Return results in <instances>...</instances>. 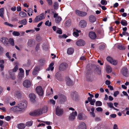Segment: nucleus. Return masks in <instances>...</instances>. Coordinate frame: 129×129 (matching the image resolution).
<instances>
[{"label": "nucleus", "mask_w": 129, "mask_h": 129, "mask_svg": "<svg viewBox=\"0 0 129 129\" xmlns=\"http://www.w3.org/2000/svg\"><path fill=\"white\" fill-rule=\"evenodd\" d=\"M33 121H32L27 122L26 123V125L28 126H30L32 125Z\"/></svg>", "instance_id": "nucleus-44"}, {"label": "nucleus", "mask_w": 129, "mask_h": 129, "mask_svg": "<svg viewBox=\"0 0 129 129\" xmlns=\"http://www.w3.org/2000/svg\"><path fill=\"white\" fill-rule=\"evenodd\" d=\"M121 72L122 74L124 76L127 77L129 76V71L127 68L124 67L121 69Z\"/></svg>", "instance_id": "nucleus-5"}, {"label": "nucleus", "mask_w": 129, "mask_h": 129, "mask_svg": "<svg viewBox=\"0 0 129 129\" xmlns=\"http://www.w3.org/2000/svg\"><path fill=\"white\" fill-rule=\"evenodd\" d=\"M71 20L70 19H69V20L67 21H66V22L65 24V25L66 27H69L71 25Z\"/></svg>", "instance_id": "nucleus-32"}, {"label": "nucleus", "mask_w": 129, "mask_h": 129, "mask_svg": "<svg viewBox=\"0 0 129 129\" xmlns=\"http://www.w3.org/2000/svg\"><path fill=\"white\" fill-rule=\"evenodd\" d=\"M33 39H30L28 40V42L27 44L28 45L30 46L31 47L33 45Z\"/></svg>", "instance_id": "nucleus-35"}, {"label": "nucleus", "mask_w": 129, "mask_h": 129, "mask_svg": "<svg viewBox=\"0 0 129 129\" xmlns=\"http://www.w3.org/2000/svg\"><path fill=\"white\" fill-rule=\"evenodd\" d=\"M110 116L111 118H115L116 117V115L115 114H112L110 115Z\"/></svg>", "instance_id": "nucleus-63"}, {"label": "nucleus", "mask_w": 129, "mask_h": 129, "mask_svg": "<svg viewBox=\"0 0 129 129\" xmlns=\"http://www.w3.org/2000/svg\"><path fill=\"white\" fill-rule=\"evenodd\" d=\"M95 106H101L102 105V103L100 101H96L95 102Z\"/></svg>", "instance_id": "nucleus-43"}, {"label": "nucleus", "mask_w": 129, "mask_h": 129, "mask_svg": "<svg viewBox=\"0 0 129 129\" xmlns=\"http://www.w3.org/2000/svg\"><path fill=\"white\" fill-rule=\"evenodd\" d=\"M78 129H86V126L84 122H82L78 127Z\"/></svg>", "instance_id": "nucleus-22"}, {"label": "nucleus", "mask_w": 129, "mask_h": 129, "mask_svg": "<svg viewBox=\"0 0 129 129\" xmlns=\"http://www.w3.org/2000/svg\"><path fill=\"white\" fill-rule=\"evenodd\" d=\"M96 110L98 112H101L103 111L102 109L100 107H98L96 108Z\"/></svg>", "instance_id": "nucleus-58"}, {"label": "nucleus", "mask_w": 129, "mask_h": 129, "mask_svg": "<svg viewBox=\"0 0 129 129\" xmlns=\"http://www.w3.org/2000/svg\"><path fill=\"white\" fill-rule=\"evenodd\" d=\"M86 76L87 80L89 81L92 82L93 80V78L92 75L90 73H87L86 74Z\"/></svg>", "instance_id": "nucleus-14"}, {"label": "nucleus", "mask_w": 129, "mask_h": 129, "mask_svg": "<svg viewBox=\"0 0 129 129\" xmlns=\"http://www.w3.org/2000/svg\"><path fill=\"white\" fill-rule=\"evenodd\" d=\"M29 96L30 98V101L33 103H34L36 101L35 98L36 96L34 93H31L29 94Z\"/></svg>", "instance_id": "nucleus-19"}, {"label": "nucleus", "mask_w": 129, "mask_h": 129, "mask_svg": "<svg viewBox=\"0 0 129 129\" xmlns=\"http://www.w3.org/2000/svg\"><path fill=\"white\" fill-rule=\"evenodd\" d=\"M98 5L100 7L102 8L103 10H105L107 9V8L104 6H102L100 4H98Z\"/></svg>", "instance_id": "nucleus-53"}, {"label": "nucleus", "mask_w": 129, "mask_h": 129, "mask_svg": "<svg viewBox=\"0 0 129 129\" xmlns=\"http://www.w3.org/2000/svg\"><path fill=\"white\" fill-rule=\"evenodd\" d=\"M48 4L50 5H52V0H46Z\"/></svg>", "instance_id": "nucleus-57"}, {"label": "nucleus", "mask_w": 129, "mask_h": 129, "mask_svg": "<svg viewBox=\"0 0 129 129\" xmlns=\"http://www.w3.org/2000/svg\"><path fill=\"white\" fill-rule=\"evenodd\" d=\"M74 50L72 48H69L67 50V53L69 55L72 54L74 52Z\"/></svg>", "instance_id": "nucleus-27"}, {"label": "nucleus", "mask_w": 129, "mask_h": 129, "mask_svg": "<svg viewBox=\"0 0 129 129\" xmlns=\"http://www.w3.org/2000/svg\"><path fill=\"white\" fill-rule=\"evenodd\" d=\"M27 106V103L25 102H21L18 103L17 106H14L12 107L11 110L15 112L21 111L26 108Z\"/></svg>", "instance_id": "nucleus-1"}, {"label": "nucleus", "mask_w": 129, "mask_h": 129, "mask_svg": "<svg viewBox=\"0 0 129 129\" xmlns=\"http://www.w3.org/2000/svg\"><path fill=\"white\" fill-rule=\"evenodd\" d=\"M1 40L4 44L8 45V44H9V40L7 38L3 37L1 38Z\"/></svg>", "instance_id": "nucleus-21"}, {"label": "nucleus", "mask_w": 129, "mask_h": 129, "mask_svg": "<svg viewBox=\"0 0 129 129\" xmlns=\"http://www.w3.org/2000/svg\"><path fill=\"white\" fill-rule=\"evenodd\" d=\"M25 126V125L24 124L20 123L17 124V127L19 129H24Z\"/></svg>", "instance_id": "nucleus-24"}, {"label": "nucleus", "mask_w": 129, "mask_h": 129, "mask_svg": "<svg viewBox=\"0 0 129 129\" xmlns=\"http://www.w3.org/2000/svg\"><path fill=\"white\" fill-rule=\"evenodd\" d=\"M23 84L24 87L27 88L30 86L31 83L28 80H25L23 81Z\"/></svg>", "instance_id": "nucleus-13"}, {"label": "nucleus", "mask_w": 129, "mask_h": 129, "mask_svg": "<svg viewBox=\"0 0 129 129\" xmlns=\"http://www.w3.org/2000/svg\"><path fill=\"white\" fill-rule=\"evenodd\" d=\"M57 33L60 34H61L62 33L61 29L59 28V29L57 30Z\"/></svg>", "instance_id": "nucleus-62"}, {"label": "nucleus", "mask_w": 129, "mask_h": 129, "mask_svg": "<svg viewBox=\"0 0 129 129\" xmlns=\"http://www.w3.org/2000/svg\"><path fill=\"white\" fill-rule=\"evenodd\" d=\"M96 70L97 74L98 75H100L101 73V68L99 66L97 65L96 66Z\"/></svg>", "instance_id": "nucleus-28"}, {"label": "nucleus", "mask_w": 129, "mask_h": 129, "mask_svg": "<svg viewBox=\"0 0 129 129\" xmlns=\"http://www.w3.org/2000/svg\"><path fill=\"white\" fill-rule=\"evenodd\" d=\"M78 118L80 120H85L86 119V116L82 113H79L78 115Z\"/></svg>", "instance_id": "nucleus-12"}, {"label": "nucleus", "mask_w": 129, "mask_h": 129, "mask_svg": "<svg viewBox=\"0 0 129 129\" xmlns=\"http://www.w3.org/2000/svg\"><path fill=\"white\" fill-rule=\"evenodd\" d=\"M73 35L75 37H78L79 36V34L77 32L74 31L73 33Z\"/></svg>", "instance_id": "nucleus-61"}, {"label": "nucleus", "mask_w": 129, "mask_h": 129, "mask_svg": "<svg viewBox=\"0 0 129 129\" xmlns=\"http://www.w3.org/2000/svg\"><path fill=\"white\" fill-rule=\"evenodd\" d=\"M61 19V18L60 16H58L55 19V21L56 23H58L60 21Z\"/></svg>", "instance_id": "nucleus-36"}, {"label": "nucleus", "mask_w": 129, "mask_h": 129, "mask_svg": "<svg viewBox=\"0 0 129 129\" xmlns=\"http://www.w3.org/2000/svg\"><path fill=\"white\" fill-rule=\"evenodd\" d=\"M9 74L10 77L12 80H14L15 79V74L13 73L10 72L9 73Z\"/></svg>", "instance_id": "nucleus-37"}, {"label": "nucleus", "mask_w": 129, "mask_h": 129, "mask_svg": "<svg viewBox=\"0 0 129 129\" xmlns=\"http://www.w3.org/2000/svg\"><path fill=\"white\" fill-rule=\"evenodd\" d=\"M42 114L41 110H37L34 111L30 112L29 115L32 116H38Z\"/></svg>", "instance_id": "nucleus-3"}, {"label": "nucleus", "mask_w": 129, "mask_h": 129, "mask_svg": "<svg viewBox=\"0 0 129 129\" xmlns=\"http://www.w3.org/2000/svg\"><path fill=\"white\" fill-rule=\"evenodd\" d=\"M76 45L79 46H81L84 45L85 44V42L82 39H80L76 42Z\"/></svg>", "instance_id": "nucleus-18"}, {"label": "nucleus", "mask_w": 129, "mask_h": 129, "mask_svg": "<svg viewBox=\"0 0 129 129\" xmlns=\"http://www.w3.org/2000/svg\"><path fill=\"white\" fill-rule=\"evenodd\" d=\"M54 65L53 62H52L50 64L49 67L47 69V71H49L51 70L52 71L53 70L54 67H53Z\"/></svg>", "instance_id": "nucleus-25"}, {"label": "nucleus", "mask_w": 129, "mask_h": 129, "mask_svg": "<svg viewBox=\"0 0 129 129\" xmlns=\"http://www.w3.org/2000/svg\"><path fill=\"white\" fill-rule=\"evenodd\" d=\"M30 60H28L27 62L26 63H25L23 64V66L24 67H29L30 64Z\"/></svg>", "instance_id": "nucleus-42"}, {"label": "nucleus", "mask_w": 129, "mask_h": 129, "mask_svg": "<svg viewBox=\"0 0 129 129\" xmlns=\"http://www.w3.org/2000/svg\"><path fill=\"white\" fill-rule=\"evenodd\" d=\"M89 36L90 39L93 40L95 39L96 37L95 33L93 31H91L89 33Z\"/></svg>", "instance_id": "nucleus-15"}, {"label": "nucleus", "mask_w": 129, "mask_h": 129, "mask_svg": "<svg viewBox=\"0 0 129 129\" xmlns=\"http://www.w3.org/2000/svg\"><path fill=\"white\" fill-rule=\"evenodd\" d=\"M26 19H24L19 21V23L21 24L25 25L26 24Z\"/></svg>", "instance_id": "nucleus-33"}, {"label": "nucleus", "mask_w": 129, "mask_h": 129, "mask_svg": "<svg viewBox=\"0 0 129 129\" xmlns=\"http://www.w3.org/2000/svg\"><path fill=\"white\" fill-rule=\"evenodd\" d=\"M39 61L40 63L43 64L44 63L45 61L44 59H41L39 60Z\"/></svg>", "instance_id": "nucleus-64"}, {"label": "nucleus", "mask_w": 129, "mask_h": 129, "mask_svg": "<svg viewBox=\"0 0 129 129\" xmlns=\"http://www.w3.org/2000/svg\"><path fill=\"white\" fill-rule=\"evenodd\" d=\"M53 6L54 9L57 10L59 7L58 3L57 2H55L54 3Z\"/></svg>", "instance_id": "nucleus-34"}, {"label": "nucleus", "mask_w": 129, "mask_h": 129, "mask_svg": "<svg viewBox=\"0 0 129 129\" xmlns=\"http://www.w3.org/2000/svg\"><path fill=\"white\" fill-rule=\"evenodd\" d=\"M55 112L56 114L58 116H61L63 113V109H61L59 106H57Z\"/></svg>", "instance_id": "nucleus-4"}, {"label": "nucleus", "mask_w": 129, "mask_h": 129, "mask_svg": "<svg viewBox=\"0 0 129 129\" xmlns=\"http://www.w3.org/2000/svg\"><path fill=\"white\" fill-rule=\"evenodd\" d=\"M19 15L22 17H25L26 16V14L23 12H21L19 13Z\"/></svg>", "instance_id": "nucleus-41"}, {"label": "nucleus", "mask_w": 129, "mask_h": 129, "mask_svg": "<svg viewBox=\"0 0 129 129\" xmlns=\"http://www.w3.org/2000/svg\"><path fill=\"white\" fill-rule=\"evenodd\" d=\"M40 43H38L36 45V50L38 51L39 49L40 46Z\"/></svg>", "instance_id": "nucleus-55"}, {"label": "nucleus", "mask_w": 129, "mask_h": 129, "mask_svg": "<svg viewBox=\"0 0 129 129\" xmlns=\"http://www.w3.org/2000/svg\"><path fill=\"white\" fill-rule=\"evenodd\" d=\"M71 96L73 100L76 101L78 100V93L75 91H73L71 92Z\"/></svg>", "instance_id": "nucleus-6"}, {"label": "nucleus", "mask_w": 129, "mask_h": 129, "mask_svg": "<svg viewBox=\"0 0 129 129\" xmlns=\"http://www.w3.org/2000/svg\"><path fill=\"white\" fill-rule=\"evenodd\" d=\"M101 3L103 5H106L107 4V1L106 0H102Z\"/></svg>", "instance_id": "nucleus-49"}, {"label": "nucleus", "mask_w": 129, "mask_h": 129, "mask_svg": "<svg viewBox=\"0 0 129 129\" xmlns=\"http://www.w3.org/2000/svg\"><path fill=\"white\" fill-rule=\"evenodd\" d=\"M12 34L15 36H18L20 34L17 31H14L12 33Z\"/></svg>", "instance_id": "nucleus-47"}, {"label": "nucleus", "mask_w": 129, "mask_h": 129, "mask_svg": "<svg viewBox=\"0 0 129 129\" xmlns=\"http://www.w3.org/2000/svg\"><path fill=\"white\" fill-rule=\"evenodd\" d=\"M107 104L108 106L110 107V108H113V107H114L113 106V104L112 103H107Z\"/></svg>", "instance_id": "nucleus-52"}, {"label": "nucleus", "mask_w": 129, "mask_h": 129, "mask_svg": "<svg viewBox=\"0 0 129 129\" xmlns=\"http://www.w3.org/2000/svg\"><path fill=\"white\" fill-rule=\"evenodd\" d=\"M77 115V112L76 111L73 112L71 113L69 117V119L71 120H73L75 118V116Z\"/></svg>", "instance_id": "nucleus-16"}, {"label": "nucleus", "mask_w": 129, "mask_h": 129, "mask_svg": "<svg viewBox=\"0 0 129 129\" xmlns=\"http://www.w3.org/2000/svg\"><path fill=\"white\" fill-rule=\"evenodd\" d=\"M79 24L81 27L84 28L86 26L87 23L86 21L84 20H82L80 21Z\"/></svg>", "instance_id": "nucleus-20"}, {"label": "nucleus", "mask_w": 129, "mask_h": 129, "mask_svg": "<svg viewBox=\"0 0 129 129\" xmlns=\"http://www.w3.org/2000/svg\"><path fill=\"white\" fill-rule=\"evenodd\" d=\"M4 52V49L0 45V55H2Z\"/></svg>", "instance_id": "nucleus-50"}, {"label": "nucleus", "mask_w": 129, "mask_h": 129, "mask_svg": "<svg viewBox=\"0 0 129 129\" xmlns=\"http://www.w3.org/2000/svg\"><path fill=\"white\" fill-rule=\"evenodd\" d=\"M55 78L57 79L60 81L63 80L62 75L59 72H57L55 75Z\"/></svg>", "instance_id": "nucleus-17"}, {"label": "nucleus", "mask_w": 129, "mask_h": 129, "mask_svg": "<svg viewBox=\"0 0 129 129\" xmlns=\"http://www.w3.org/2000/svg\"><path fill=\"white\" fill-rule=\"evenodd\" d=\"M89 19L91 23H93L96 20V18L93 15H91L89 17Z\"/></svg>", "instance_id": "nucleus-23"}, {"label": "nucleus", "mask_w": 129, "mask_h": 129, "mask_svg": "<svg viewBox=\"0 0 129 129\" xmlns=\"http://www.w3.org/2000/svg\"><path fill=\"white\" fill-rule=\"evenodd\" d=\"M4 9L3 8H2L0 9V16L2 18H4Z\"/></svg>", "instance_id": "nucleus-30"}, {"label": "nucleus", "mask_w": 129, "mask_h": 129, "mask_svg": "<svg viewBox=\"0 0 129 129\" xmlns=\"http://www.w3.org/2000/svg\"><path fill=\"white\" fill-rule=\"evenodd\" d=\"M120 23L122 25L124 26H126L127 24V21L125 20H122Z\"/></svg>", "instance_id": "nucleus-40"}, {"label": "nucleus", "mask_w": 129, "mask_h": 129, "mask_svg": "<svg viewBox=\"0 0 129 129\" xmlns=\"http://www.w3.org/2000/svg\"><path fill=\"white\" fill-rule=\"evenodd\" d=\"M106 68L107 73H110L112 72V69L110 66L109 65L107 66L106 67Z\"/></svg>", "instance_id": "nucleus-31"}, {"label": "nucleus", "mask_w": 129, "mask_h": 129, "mask_svg": "<svg viewBox=\"0 0 129 129\" xmlns=\"http://www.w3.org/2000/svg\"><path fill=\"white\" fill-rule=\"evenodd\" d=\"M66 84L69 86H71L73 85V82L70 79L68 78H67L66 81Z\"/></svg>", "instance_id": "nucleus-26"}, {"label": "nucleus", "mask_w": 129, "mask_h": 129, "mask_svg": "<svg viewBox=\"0 0 129 129\" xmlns=\"http://www.w3.org/2000/svg\"><path fill=\"white\" fill-rule=\"evenodd\" d=\"M45 24L48 26H50L51 25V22H49V20L46 21L45 23Z\"/></svg>", "instance_id": "nucleus-48"}, {"label": "nucleus", "mask_w": 129, "mask_h": 129, "mask_svg": "<svg viewBox=\"0 0 129 129\" xmlns=\"http://www.w3.org/2000/svg\"><path fill=\"white\" fill-rule=\"evenodd\" d=\"M119 93V92L118 91H117L114 92L113 95L114 96L116 97L117 96V95Z\"/></svg>", "instance_id": "nucleus-56"}, {"label": "nucleus", "mask_w": 129, "mask_h": 129, "mask_svg": "<svg viewBox=\"0 0 129 129\" xmlns=\"http://www.w3.org/2000/svg\"><path fill=\"white\" fill-rule=\"evenodd\" d=\"M107 60L112 64L116 65L117 64V61L116 60L113 59V58L110 56H108L107 58Z\"/></svg>", "instance_id": "nucleus-8"}, {"label": "nucleus", "mask_w": 129, "mask_h": 129, "mask_svg": "<svg viewBox=\"0 0 129 129\" xmlns=\"http://www.w3.org/2000/svg\"><path fill=\"white\" fill-rule=\"evenodd\" d=\"M105 45H102L99 46V49L100 50H104L105 48Z\"/></svg>", "instance_id": "nucleus-46"}, {"label": "nucleus", "mask_w": 129, "mask_h": 129, "mask_svg": "<svg viewBox=\"0 0 129 129\" xmlns=\"http://www.w3.org/2000/svg\"><path fill=\"white\" fill-rule=\"evenodd\" d=\"M18 69V67L17 65H16L12 70V71L13 72H15L17 71Z\"/></svg>", "instance_id": "nucleus-51"}, {"label": "nucleus", "mask_w": 129, "mask_h": 129, "mask_svg": "<svg viewBox=\"0 0 129 129\" xmlns=\"http://www.w3.org/2000/svg\"><path fill=\"white\" fill-rule=\"evenodd\" d=\"M44 14L42 13L40 14L39 15L36 17L33 21V22L37 23L40 20L44 19L45 18L44 15Z\"/></svg>", "instance_id": "nucleus-2"}, {"label": "nucleus", "mask_w": 129, "mask_h": 129, "mask_svg": "<svg viewBox=\"0 0 129 129\" xmlns=\"http://www.w3.org/2000/svg\"><path fill=\"white\" fill-rule=\"evenodd\" d=\"M10 44L12 46L14 45V40L12 38H10L9 40V42Z\"/></svg>", "instance_id": "nucleus-38"}, {"label": "nucleus", "mask_w": 129, "mask_h": 129, "mask_svg": "<svg viewBox=\"0 0 129 129\" xmlns=\"http://www.w3.org/2000/svg\"><path fill=\"white\" fill-rule=\"evenodd\" d=\"M24 76V73H19L18 75V78L21 79L23 78Z\"/></svg>", "instance_id": "nucleus-54"}, {"label": "nucleus", "mask_w": 129, "mask_h": 129, "mask_svg": "<svg viewBox=\"0 0 129 129\" xmlns=\"http://www.w3.org/2000/svg\"><path fill=\"white\" fill-rule=\"evenodd\" d=\"M4 63H1L0 64V67L1 68V71H2L4 69V66L3 65Z\"/></svg>", "instance_id": "nucleus-59"}, {"label": "nucleus", "mask_w": 129, "mask_h": 129, "mask_svg": "<svg viewBox=\"0 0 129 129\" xmlns=\"http://www.w3.org/2000/svg\"><path fill=\"white\" fill-rule=\"evenodd\" d=\"M117 47L119 49L122 50H124L125 49V47L121 45H118Z\"/></svg>", "instance_id": "nucleus-45"}, {"label": "nucleus", "mask_w": 129, "mask_h": 129, "mask_svg": "<svg viewBox=\"0 0 129 129\" xmlns=\"http://www.w3.org/2000/svg\"><path fill=\"white\" fill-rule=\"evenodd\" d=\"M68 67V65L66 63H62L59 66V69L60 71H63Z\"/></svg>", "instance_id": "nucleus-9"}, {"label": "nucleus", "mask_w": 129, "mask_h": 129, "mask_svg": "<svg viewBox=\"0 0 129 129\" xmlns=\"http://www.w3.org/2000/svg\"><path fill=\"white\" fill-rule=\"evenodd\" d=\"M75 13L77 15L81 17H84L87 14L85 12L81 11L78 10H76L75 11Z\"/></svg>", "instance_id": "nucleus-10"}, {"label": "nucleus", "mask_w": 129, "mask_h": 129, "mask_svg": "<svg viewBox=\"0 0 129 129\" xmlns=\"http://www.w3.org/2000/svg\"><path fill=\"white\" fill-rule=\"evenodd\" d=\"M5 119L7 121H9L11 119V118L10 116H7L5 117Z\"/></svg>", "instance_id": "nucleus-60"}, {"label": "nucleus", "mask_w": 129, "mask_h": 129, "mask_svg": "<svg viewBox=\"0 0 129 129\" xmlns=\"http://www.w3.org/2000/svg\"><path fill=\"white\" fill-rule=\"evenodd\" d=\"M36 40L38 42L41 41L42 40V38L39 35H36Z\"/></svg>", "instance_id": "nucleus-39"}, {"label": "nucleus", "mask_w": 129, "mask_h": 129, "mask_svg": "<svg viewBox=\"0 0 129 129\" xmlns=\"http://www.w3.org/2000/svg\"><path fill=\"white\" fill-rule=\"evenodd\" d=\"M36 89L37 92L39 95L42 96L43 95V91L41 86H38L36 87Z\"/></svg>", "instance_id": "nucleus-7"}, {"label": "nucleus", "mask_w": 129, "mask_h": 129, "mask_svg": "<svg viewBox=\"0 0 129 129\" xmlns=\"http://www.w3.org/2000/svg\"><path fill=\"white\" fill-rule=\"evenodd\" d=\"M59 99L60 101L61 102H64L67 100V97L61 93L58 94Z\"/></svg>", "instance_id": "nucleus-11"}, {"label": "nucleus", "mask_w": 129, "mask_h": 129, "mask_svg": "<svg viewBox=\"0 0 129 129\" xmlns=\"http://www.w3.org/2000/svg\"><path fill=\"white\" fill-rule=\"evenodd\" d=\"M41 110V112L42 114V113H46L48 110V108L46 107H43L42 109H38V110Z\"/></svg>", "instance_id": "nucleus-29"}]
</instances>
